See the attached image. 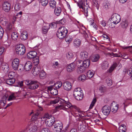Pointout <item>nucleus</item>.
<instances>
[{"label":"nucleus","mask_w":132,"mask_h":132,"mask_svg":"<svg viewBox=\"0 0 132 132\" xmlns=\"http://www.w3.org/2000/svg\"><path fill=\"white\" fill-rule=\"evenodd\" d=\"M127 73L128 75H132V68H130L127 71Z\"/></svg>","instance_id":"64"},{"label":"nucleus","mask_w":132,"mask_h":132,"mask_svg":"<svg viewBox=\"0 0 132 132\" xmlns=\"http://www.w3.org/2000/svg\"><path fill=\"white\" fill-rule=\"evenodd\" d=\"M48 2V0H41L40 2V3L43 6H45L47 4Z\"/></svg>","instance_id":"46"},{"label":"nucleus","mask_w":132,"mask_h":132,"mask_svg":"<svg viewBox=\"0 0 132 132\" xmlns=\"http://www.w3.org/2000/svg\"><path fill=\"white\" fill-rule=\"evenodd\" d=\"M103 7L105 10H107L109 8L110 5V3L107 1H105L103 3Z\"/></svg>","instance_id":"27"},{"label":"nucleus","mask_w":132,"mask_h":132,"mask_svg":"<svg viewBox=\"0 0 132 132\" xmlns=\"http://www.w3.org/2000/svg\"><path fill=\"white\" fill-rule=\"evenodd\" d=\"M80 56L81 59H86L88 57V54L86 51H82L80 53Z\"/></svg>","instance_id":"17"},{"label":"nucleus","mask_w":132,"mask_h":132,"mask_svg":"<svg viewBox=\"0 0 132 132\" xmlns=\"http://www.w3.org/2000/svg\"><path fill=\"white\" fill-rule=\"evenodd\" d=\"M90 39L91 40V41L90 42V43L92 45H93L94 46L97 47L96 43H97V41L96 40V38L95 37L92 36L90 37Z\"/></svg>","instance_id":"31"},{"label":"nucleus","mask_w":132,"mask_h":132,"mask_svg":"<svg viewBox=\"0 0 132 132\" xmlns=\"http://www.w3.org/2000/svg\"><path fill=\"white\" fill-rule=\"evenodd\" d=\"M1 67L2 69L3 70L7 71L9 70V66L8 64L7 63H2Z\"/></svg>","instance_id":"35"},{"label":"nucleus","mask_w":132,"mask_h":132,"mask_svg":"<svg viewBox=\"0 0 132 132\" xmlns=\"http://www.w3.org/2000/svg\"><path fill=\"white\" fill-rule=\"evenodd\" d=\"M15 50L16 54L19 55H23L26 51L25 46L21 44L18 45L16 46Z\"/></svg>","instance_id":"5"},{"label":"nucleus","mask_w":132,"mask_h":132,"mask_svg":"<svg viewBox=\"0 0 132 132\" xmlns=\"http://www.w3.org/2000/svg\"><path fill=\"white\" fill-rule=\"evenodd\" d=\"M15 81L14 78H10L7 79L6 81V83L9 85H11L13 84Z\"/></svg>","instance_id":"39"},{"label":"nucleus","mask_w":132,"mask_h":132,"mask_svg":"<svg viewBox=\"0 0 132 132\" xmlns=\"http://www.w3.org/2000/svg\"><path fill=\"white\" fill-rule=\"evenodd\" d=\"M12 27L11 24L10 23H9L6 28V30L7 32L10 33L12 30Z\"/></svg>","instance_id":"40"},{"label":"nucleus","mask_w":132,"mask_h":132,"mask_svg":"<svg viewBox=\"0 0 132 132\" xmlns=\"http://www.w3.org/2000/svg\"><path fill=\"white\" fill-rule=\"evenodd\" d=\"M121 26L123 28H126L128 26V23L127 21L125 20L124 21H123L121 23Z\"/></svg>","instance_id":"45"},{"label":"nucleus","mask_w":132,"mask_h":132,"mask_svg":"<svg viewBox=\"0 0 132 132\" xmlns=\"http://www.w3.org/2000/svg\"><path fill=\"white\" fill-rule=\"evenodd\" d=\"M61 11L62 10L61 8L57 7L55 8L54 13L55 15L57 16H59L60 14Z\"/></svg>","instance_id":"22"},{"label":"nucleus","mask_w":132,"mask_h":132,"mask_svg":"<svg viewBox=\"0 0 132 132\" xmlns=\"http://www.w3.org/2000/svg\"><path fill=\"white\" fill-rule=\"evenodd\" d=\"M110 108L111 109H112V111L114 113L117 111L118 109V105L116 104L114 102H113L111 103Z\"/></svg>","instance_id":"16"},{"label":"nucleus","mask_w":132,"mask_h":132,"mask_svg":"<svg viewBox=\"0 0 132 132\" xmlns=\"http://www.w3.org/2000/svg\"><path fill=\"white\" fill-rule=\"evenodd\" d=\"M28 34L26 31L23 32L21 34V38L23 40H25L27 38Z\"/></svg>","instance_id":"25"},{"label":"nucleus","mask_w":132,"mask_h":132,"mask_svg":"<svg viewBox=\"0 0 132 132\" xmlns=\"http://www.w3.org/2000/svg\"><path fill=\"white\" fill-rule=\"evenodd\" d=\"M32 63L30 61H27L24 65L25 69L26 71L30 70L32 67Z\"/></svg>","instance_id":"18"},{"label":"nucleus","mask_w":132,"mask_h":132,"mask_svg":"<svg viewBox=\"0 0 132 132\" xmlns=\"http://www.w3.org/2000/svg\"><path fill=\"white\" fill-rule=\"evenodd\" d=\"M37 82L35 81V82L32 84L31 86H28V89L32 90H34L37 89L38 87Z\"/></svg>","instance_id":"24"},{"label":"nucleus","mask_w":132,"mask_h":132,"mask_svg":"<svg viewBox=\"0 0 132 132\" xmlns=\"http://www.w3.org/2000/svg\"><path fill=\"white\" fill-rule=\"evenodd\" d=\"M40 132H50L49 129L47 128H42Z\"/></svg>","instance_id":"62"},{"label":"nucleus","mask_w":132,"mask_h":132,"mask_svg":"<svg viewBox=\"0 0 132 132\" xmlns=\"http://www.w3.org/2000/svg\"><path fill=\"white\" fill-rule=\"evenodd\" d=\"M119 132H125L126 130V126L125 125L122 124L119 128Z\"/></svg>","instance_id":"33"},{"label":"nucleus","mask_w":132,"mask_h":132,"mask_svg":"<svg viewBox=\"0 0 132 132\" xmlns=\"http://www.w3.org/2000/svg\"><path fill=\"white\" fill-rule=\"evenodd\" d=\"M25 83L27 86V88H28V86H31L32 84L35 82V81L31 80H25Z\"/></svg>","instance_id":"32"},{"label":"nucleus","mask_w":132,"mask_h":132,"mask_svg":"<svg viewBox=\"0 0 132 132\" xmlns=\"http://www.w3.org/2000/svg\"><path fill=\"white\" fill-rule=\"evenodd\" d=\"M106 82L108 86H110L112 84V82L110 79L108 78L106 79Z\"/></svg>","instance_id":"47"},{"label":"nucleus","mask_w":132,"mask_h":132,"mask_svg":"<svg viewBox=\"0 0 132 132\" xmlns=\"http://www.w3.org/2000/svg\"><path fill=\"white\" fill-rule=\"evenodd\" d=\"M15 98L16 97L14 96V94H13L9 96L8 99V101H10L11 100L15 99Z\"/></svg>","instance_id":"52"},{"label":"nucleus","mask_w":132,"mask_h":132,"mask_svg":"<svg viewBox=\"0 0 132 132\" xmlns=\"http://www.w3.org/2000/svg\"><path fill=\"white\" fill-rule=\"evenodd\" d=\"M86 126L82 123L78 124V130L81 131L82 132H84L85 130Z\"/></svg>","instance_id":"29"},{"label":"nucleus","mask_w":132,"mask_h":132,"mask_svg":"<svg viewBox=\"0 0 132 132\" xmlns=\"http://www.w3.org/2000/svg\"><path fill=\"white\" fill-rule=\"evenodd\" d=\"M63 86L64 89L67 90H70L72 87L71 84L68 81H66L63 83Z\"/></svg>","instance_id":"12"},{"label":"nucleus","mask_w":132,"mask_h":132,"mask_svg":"<svg viewBox=\"0 0 132 132\" xmlns=\"http://www.w3.org/2000/svg\"><path fill=\"white\" fill-rule=\"evenodd\" d=\"M36 126L37 127V129H40L41 128H43V126L39 122L38 123H36Z\"/></svg>","instance_id":"61"},{"label":"nucleus","mask_w":132,"mask_h":132,"mask_svg":"<svg viewBox=\"0 0 132 132\" xmlns=\"http://www.w3.org/2000/svg\"><path fill=\"white\" fill-rule=\"evenodd\" d=\"M75 64L73 63H71L67 67V71L68 72H71L75 70Z\"/></svg>","instance_id":"15"},{"label":"nucleus","mask_w":132,"mask_h":132,"mask_svg":"<svg viewBox=\"0 0 132 132\" xmlns=\"http://www.w3.org/2000/svg\"><path fill=\"white\" fill-rule=\"evenodd\" d=\"M50 25L48 24L46 25V26H44L42 28L43 33L44 34H46L48 31V29L50 28Z\"/></svg>","instance_id":"28"},{"label":"nucleus","mask_w":132,"mask_h":132,"mask_svg":"<svg viewBox=\"0 0 132 132\" xmlns=\"http://www.w3.org/2000/svg\"><path fill=\"white\" fill-rule=\"evenodd\" d=\"M53 130L55 132H60L63 128V124L60 122H54Z\"/></svg>","instance_id":"7"},{"label":"nucleus","mask_w":132,"mask_h":132,"mask_svg":"<svg viewBox=\"0 0 132 132\" xmlns=\"http://www.w3.org/2000/svg\"><path fill=\"white\" fill-rule=\"evenodd\" d=\"M36 122H37L36 121L35 123H31L29 126V128L30 131L34 132L37 130V127L36 126L37 124L36 123Z\"/></svg>","instance_id":"13"},{"label":"nucleus","mask_w":132,"mask_h":132,"mask_svg":"<svg viewBox=\"0 0 132 132\" xmlns=\"http://www.w3.org/2000/svg\"><path fill=\"white\" fill-rule=\"evenodd\" d=\"M109 63L107 61H105L102 64V68L103 69L105 70L108 67Z\"/></svg>","instance_id":"37"},{"label":"nucleus","mask_w":132,"mask_h":132,"mask_svg":"<svg viewBox=\"0 0 132 132\" xmlns=\"http://www.w3.org/2000/svg\"><path fill=\"white\" fill-rule=\"evenodd\" d=\"M19 60L18 59H15L12 63V67L14 70H16L19 67Z\"/></svg>","instance_id":"10"},{"label":"nucleus","mask_w":132,"mask_h":132,"mask_svg":"<svg viewBox=\"0 0 132 132\" xmlns=\"http://www.w3.org/2000/svg\"><path fill=\"white\" fill-rule=\"evenodd\" d=\"M93 5L98 8L99 6V5L98 2L96 1V0H93Z\"/></svg>","instance_id":"57"},{"label":"nucleus","mask_w":132,"mask_h":132,"mask_svg":"<svg viewBox=\"0 0 132 132\" xmlns=\"http://www.w3.org/2000/svg\"><path fill=\"white\" fill-rule=\"evenodd\" d=\"M41 115L40 113L39 112H38L36 113L35 114L34 116L33 117H34L35 119H36L37 118H39L40 117V116Z\"/></svg>","instance_id":"51"},{"label":"nucleus","mask_w":132,"mask_h":132,"mask_svg":"<svg viewBox=\"0 0 132 132\" xmlns=\"http://www.w3.org/2000/svg\"><path fill=\"white\" fill-rule=\"evenodd\" d=\"M117 63H115L113 64L111 66L109 69L108 70L109 73H110L112 72L115 68L117 66Z\"/></svg>","instance_id":"36"},{"label":"nucleus","mask_w":132,"mask_h":132,"mask_svg":"<svg viewBox=\"0 0 132 132\" xmlns=\"http://www.w3.org/2000/svg\"><path fill=\"white\" fill-rule=\"evenodd\" d=\"M27 57L29 59H33L37 55V53L35 51H32L29 52L27 54Z\"/></svg>","instance_id":"14"},{"label":"nucleus","mask_w":132,"mask_h":132,"mask_svg":"<svg viewBox=\"0 0 132 132\" xmlns=\"http://www.w3.org/2000/svg\"><path fill=\"white\" fill-rule=\"evenodd\" d=\"M8 22V20L5 17H1L0 18V23L3 26H6V24Z\"/></svg>","instance_id":"19"},{"label":"nucleus","mask_w":132,"mask_h":132,"mask_svg":"<svg viewBox=\"0 0 132 132\" xmlns=\"http://www.w3.org/2000/svg\"><path fill=\"white\" fill-rule=\"evenodd\" d=\"M52 86H51L48 87V90L51 91V93L54 95H55L57 94V92L56 90L53 88Z\"/></svg>","instance_id":"23"},{"label":"nucleus","mask_w":132,"mask_h":132,"mask_svg":"<svg viewBox=\"0 0 132 132\" xmlns=\"http://www.w3.org/2000/svg\"><path fill=\"white\" fill-rule=\"evenodd\" d=\"M102 113L104 115H108L110 112L111 108L107 105H105L102 107Z\"/></svg>","instance_id":"9"},{"label":"nucleus","mask_w":132,"mask_h":132,"mask_svg":"<svg viewBox=\"0 0 132 132\" xmlns=\"http://www.w3.org/2000/svg\"><path fill=\"white\" fill-rule=\"evenodd\" d=\"M46 73L44 71L42 70L40 73L39 76L40 78L44 77Z\"/></svg>","instance_id":"59"},{"label":"nucleus","mask_w":132,"mask_h":132,"mask_svg":"<svg viewBox=\"0 0 132 132\" xmlns=\"http://www.w3.org/2000/svg\"><path fill=\"white\" fill-rule=\"evenodd\" d=\"M41 70V69L39 66L35 65L34 67L32 70L33 71L32 73L34 76H36L38 74Z\"/></svg>","instance_id":"11"},{"label":"nucleus","mask_w":132,"mask_h":132,"mask_svg":"<svg viewBox=\"0 0 132 132\" xmlns=\"http://www.w3.org/2000/svg\"><path fill=\"white\" fill-rule=\"evenodd\" d=\"M61 104H62L63 110H65L69 108L71 110H73L74 109H76L77 107L74 105H73L69 102H68L64 100H61L60 102Z\"/></svg>","instance_id":"3"},{"label":"nucleus","mask_w":132,"mask_h":132,"mask_svg":"<svg viewBox=\"0 0 132 132\" xmlns=\"http://www.w3.org/2000/svg\"><path fill=\"white\" fill-rule=\"evenodd\" d=\"M94 75V73L93 71L90 70L88 71L87 73V75L88 77L89 78H92Z\"/></svg>","instance_id":"44"},{"label":"nucleus","mask_w":132,"mask_h":132,"mask_svg":"<svg viewBox=\"0 0 132 132\" xmlns=\"http://www.w3.org/2000/svg\"><path fill=\"white\" fill-rule=\"evenodd\" d=\"M95 121L96 124L101 125L102 124V121L98 119H96Z\"/></svg>","instance_id":"63"},{"label":"nucleus","mask_w":132,"mask_h":132,"mask_svg":"<svg viewBox=\"0 0 132 132\" xmlns=\"http://www.w3.org/2000/svg\"><path fill=\"white\" fill-rule=\"evenodd\" d=\"M74 46L76 47H79L81 44V40L78 39H76L74 40Z\"/></svg>","instance_id":"26"},{"label":"nucleus","mask_w":132,"mask_h":132,"mask_svg":"<svg viewBox=\"0 0 132 132\" xmlns=\"http://www.w3.org/2000/svg\"><path fill=\"white\" fill-rule=\"evenodd\" d=\"M72 37L70 36H68L65 38V41L69 43H70L72 41Z\"/></svg>","instance_id":"50"},{"label":"nucleus","mask_w":132,"mask_h":132,"mask_svg":"<svg viewBox=\"0 0 132 132\" xmlns=\"http://www.w3.org/2000/svg\"><path fill=\"white\" fill-rule=\"evenodd\" d=\"M110 20L111 21V24L113 23L116 24L120 21L121 20L120 16L118 14L114 13L112 15Z\"/></svg>","instance_id":"6"},{"label":"nucleus","mask_w":132,"mask_h":132,"mask_svg":"<svg viewBox=\"0 0 132 132\" xmlns=\"http://www.w3.org/2000/svg\"><path fill=\"white\" fill-rule=\"evenodd\" d=\"M81 92L82 90L79 88H76L74 91L73 96L78 100H81L83 98V94Z\"/></svg>","instance_id":"4"},{"label":"nucleus","mask_w":132,"mask_h":132,"mask_svg":"<svg viewBox=\"0 0 132 132\" xmlns=\"http://www.w3.org/2000/svg\"><path fill=\"white\" fill-rule=\"evenodd\" d=\"M90 61L87 59L84 61L79 60L77 62V64L78 68V73H79L84 72L86 69L90 65Z\"/></svg>","instance_id":"1"},{"label":"nucleus","mask_w":132,"mask_h":132,"mask_svg":"<svg viewBox=\"0 0 132 132\" xmlns=\"http://www.w3.org/2000/svg\"><path fill=\"white\" fill-rule=\"evenodd\" d=\"M100 58V56L98 54H96L92 56L90 60L93 62H96Z\"/></svg>","instance_id":"21"},{"label":"nucleus","mask_w":132,"mask_h":132,"mask_svg":"<svg viewBox=\"0 0 132 132\" xmlns=\"http://www.w3.org/2000/svg\"><path fill=\"white\" fill-rule=\"evenodd\" d=\"M33 62L34 63L35 66L37 65L39 62V57L38 56H36L33 59Z\"/></svg>","instance_id":"38"},{"label":"nucleus","mask_w":132,"mask_h":132,"mask_svg":"<svg viewBox=\"0 0 132 132\" xmlns=\"http://www.w3.org/2000/svg\"><path fill=\"white\" fill-rule=\"evenodd\" d=\"M88 5L86 3V5H85V2L84 1V5L83 7V8L82 9V10L84 11L85 13H86V11H88Z\"/></svg>","instance_id":"49"},{"label":"nucleus","mask_w":132,"mask_h":132,"mask_svg":"<svg viewBox=\"0 0 132 132\" xmlns=\"http://www.w3.org/2000/svg\"><path fill=\"white\" fill-rule=\"evenodd\" d=\"M15 73L11 72L9 73L8 76L10 78H13L15 76Z\"/></svg>","instance_id":"55"},{"label":"nucleus","mask_w":132,"mask_h":132,"mask_svg":"<svg viewBox=\"0 0 132 132\" xmlns=\"http://www.w3.org/2000/svg\"><path fill=\"white\" fill-rule=\"evenodd\" d=\"M20 6L19 4L17 3L15 4L14 7V9L15 11H18L20 10Z\"/></svg>","instance_id":"60"},{"label":"nucleus","mask_w":132,"mask_h":132,"mask_svg":"<svg viewBox=\"0 0 132 132\" xmlns=\"http://www.w3.org/2000/svg\"><path fill=\"white\" fill-rule=\"evenodd\" d=\"M62 84V82L61 81H59L55 83L54 85V86L56 89H57L61 87Z\"/></svg>","instance_id":"43"},{"label":"nucleus","mask_w":132,"mask_h":132,"mask_svg":"<svg viewBox=\"0 0 132 132\" xmlns=\"http://www.w3.org/2000/svg\"><path fill=\"white\" fill-rule=\"evenodd\" d=\"M4 31L3 29L0 26V38L1 39L3 36Z\"/></svg>","instance_id":"58"},{"label":"nucleus","mask_w":132,"mask_h":132,"mask_svg":"<svg viewBox=\"0 0 132 132\" xmlns=\"http://www.w3.org/2000/svg\"><path fill=\"white\" fill-rule=\"evenodd\" d=\"M99 89L101 93H104L106 91V88L104 86L102 85L100 87Z\"/></svg>","instance_id":"41"},{"label":"nucleus","mask_w":132,"mask_h":132,"mask_svg":"<svg viewBox=\"0 0 132 132\" xmlns=\"http://www.w3.org/2000/svg\"><path fill=\"white\" fill-rule=\"evenodd\" d=\"M67 56L68 58L70 59L73 57V55L72 53L69 52L67 54Z\"/></svg>","instance_id":"56"},{"label":"nucleus","mask_w":132,"mask_h":132,"mask_svg":"<svg viewBox=\"0 0 132 132\" xmlns=\"http://www.w3.org/2000/svg\"><path fill=\"white\" fill-rule=\"evenodd\" d=\"M96 98H95L93 99V100L92 101V102L90 107H89V109H91L94 106V105L95 104V102H96Z\"/></svg>","instance_id":"54"},{"label":"nucleus","mask_w":132,"mask_h":132,"mask_svg":"<svg viewBox=\"0 0 132 132\" xmlns=\"http://www.w3.org/2000/svg\"><path fill=\"white\" fill-rule=\"evenodd\" d=\"M18 37V35L16 32H13L11 35L12 39L14 40H16Z\"/></svg>","instance_id":"42"},{"label":"nucleus","mask_w":132,"mask_h":132,"mask_svg":"<svg viewBox=\"0 0 132 132\" xmlns=\"http://www.w3.org/2000/svg\"><path fill=\"white\" fill-rule=\"evenodd\" d=\"M62 104H61L60 105H58L55 107V110L56 111H58L59 110L62 109L63 110Z\"/></svg>","instance_id":"53"},{"label":"nucleus","mask_w":132,"mask_h":132,"mask_svg":"<svg viewBox=\"0 0 132 132\" xmlns=\"http://www.w3.org/2000/svg\"><path fill=\"white\" fill-rule=\"evenodd\" d=\"M77 4L80 8L83 9V7L84 5V2L83 3L82 0H81L79 2H77Z\"/></svg>","instance_id":"48"},{"label":"nucleus","mask_w":132,"mask_h":132,"mask_svg":"<svg viewBox=\"0 0 132 132\" xmlns=\"http://www.w3.org/2000/svg\"><path fill=\"white\" fill-rule=\"evenodd\" d=\"M54 119L52 118H48L46 120V122L47 123V125L49 127L52 126L54 123Z\"/></svg>","instance_id":"20"},{"label":"nucleus","mask_w":132,"mask_h":132,"mask_svg":"<svg viewBox=\"0 0 132 132\" xmlns=\"http://www.w3.org/2000/svg\"><path fill=\"white\" fill-rule=\"evenodd\" d=\"M68 33V30L64 27H61L58 29L56 33L57 37L59 39L64 38Z\"/></svg>","instance_id":"2"},{"label":"nucleus","mask_w":132,"mask_h":132,"mask_svg":"<svg viewBox=\"0 0 132 132\" xmlns=\"http://www.w3.org/2000/svg\"><path fill=\"white\" fill-rule=\"evenodd\" d=\"M61 100H63V99L59 97H56L54 100L51 101L50 103L51 104H55L58 102H61Z\"/></svg>","instance_id":"30"},{"label":"nucleus","mask_w":132,"mask_h":132,"mask_svg":"<svg viewBox=\"0 0 132 132\" xmlns=\"http://www.w3.org/2000/svg\"><path fill=\"white\" fill-rule=\"evenodd\" d=\"M49 4L51 8L53 9L55 8L56 7V2L55 1L51 0L49 2Z\"/></svg>","instance_id":"34"},{"label":"nucleus","mask_w":132,"mask_h":132,"mask_svg":"<svg viewBox=\"0 0 132 132\" xmlns=\"http://www.w3.org/2000/svg\"><path fill=\"white\" fill-rule=\"evenodd\" d=\"M3 9L6 12H8L11 8V4L8 2H4L2 5Z\"/></svg>","instance_id":"8"}]
</instances>
